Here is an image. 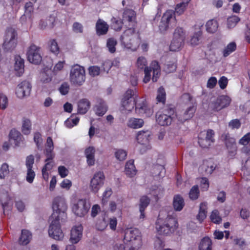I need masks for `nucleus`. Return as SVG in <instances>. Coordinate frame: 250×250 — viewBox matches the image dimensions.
<instances>
[{
	"instance_id": "nucleus-29",
	"label": "nucleus",
	"mask_w": 250,
	"mask_h": 250,
	"mask_svg": "<svg viewBox=\"0 0 250 250\" xmlns=\"http://www.w3.org/2000/svg\"><path fill=\"white\" fill-rule=\"evenodd\" d=\"M90 107V102L86 99L81 100L78 104V112L84 114L87 112Z\"/></svg>"
},
{
	"instance_id": "nucleus-63",
	"label": "nucleus",
	"mask_w": 250,
	"mask_h": 250,
	"mask_svg": "<svg viewBox=\"0 0 250 250\" xmlns=\"http://www.w3.org/2000/svg\"><path fill=\"white\" fill-rule=\"evenodd\" d=\"M47 156V157L45 160V162L46 163L42 168H45L46 170L49 171L51 170L53 167V162L52 161H50L53 159V157L52 156V155Z\"/></svg>"
},
{
	"instance_id": "nucleus-41",
	"label": "nucleus",
	"mask_w": 250,
	"mask_h": 250,
	"mask_svg": "<svg viewBox=\"0 0 250 250\" xmlns=\"http://www.w3.org/2000/svg\"><path fill=\"white\" fill-rule=\"evenodd\" d=\"M25 8V14L23 15L20 19V21H22L26 19V16L28 15L29 17H31V15L33 12L34 7L33 3L31 1L26 2L24 6Z\"/></svg>"
},
{
	"instance_id": "nucleus-16",
	"label": "nucleus",
	"mask_w": 250,
	"mask_h": 250,
	"mask_svg": "<svg viewBox=\"0 0 250 250\" xmlns=\"http://www.w3.org/2000/svg\"><path fill=\"white\" fill-rule=\"evenodd\" d=\"M31 84L26 81L21 82L16 88V94L19 98H23L29 96L31 91Z\"/></svg>"
},
{
	"instance_id": "nucleus-34",
	"label": "nucleus",
	"mask_w": 250,
	"mask_h": 250,
	"mask_svg": "<svg viewBox=\"0 0 250 250\" xmlns=\"http://www.w3.org/2000/svg\"><path fill=\"white\" fill-rule=\"evenodd\" d=\"M144 124V122L143 119L132 118L129 119L127 125L130 128L136 129L142 127Z\"/></svg>"
},
{
	"instance_id": "nucleus-46",
	"label": "nucleus",
	"mask_w": 250,
	"mask_h": 250,
	"mask_svg": "<svg viewBox=\"0 0 250 250\" xmlns=\"http://www.w3.org/2000/svg\"><path fill=\"white\" fill-rule=\"evenodd\" d=\"M177 68L174 61H167L164 66V71L167 73H170L175 71Z\"/></svg>"
},
{
	"instance_id": "nucleus-55",
	"label": "nucleus",
	"mask_w": 250,
	"mask_h": 250,
	"mask_svg": "<svg viewBox=\"0 0 250 250\" xmlns=\"http://www.w3.org/2000/svg\"><path fill=\"white\" fill-rule=\"evenodd\" d=\"M117 223V219L114 216L110 217L107 222V226H109L110 229L113 231L116 230Z\"/></svg>"
},
{
	"instance_id": "nucleus-17",
	"label": "nucleus",
	"mask_w": 250,
	"mask_h": 250,
	"mask_svg": "<svg viewBox=\"0 0 250 250\" xmlns=\"http://www.w3.org/2000/svg\"><path fill=\"white\" fill-rule=\"evenodd\" d=\"M140 103L136 102V113L140 115H146V116H150L153 113V110L149 108L147 105L146 100L143 98H140Z\"/></svg>"
},
{
	"instance_id": "nucleus-44",
	"label": "nucleus",
	"mask_w": 250,
	"mask_h": 250,
	"mask_svg": "<svg viewBox=\"0 0 250 250\" xmlns=\"http://www.w3.org/2000/svg\"><path fill=\"white\" fill-rule=\"evenodd\" d=\"M48 46L52 53L55 55L59 54L60 48L56 40L51 39L48 42Z\"/></svg>"
},
{
	"instance_id": "nucleus-60",
	"label": "nucleus",
	"mask_w": 250,
	"mask_h": 250,
	"mask_svg": "<svg viewBox=\"0 0 250 250\" xmlns=\"http://www.w3.org/2000/svg\"><path fill=\"white\" fill-rule=\"evenodd\" d=\"M115 156L118 160L124 161L126 157L127 152L122 149H118L115 153Z\"/></svg>"
},
{
	"instance_id": "nucleus-52",
	"label": "nucleus",
	"mask_w": 250,
	"mask_h": 250,
	"mask_svg": "<svg viewBox=\"0 0 250 250\" xmlns=\"http://www.w3.org/2000/svg\"><path fill=\"white\" fill-rule=\"evenodd\" d=\"M240 21V18L237 16H232L228 18L227 25L229 28L234 27Z\"/></svg>"
},
{
	"instance_id": "nucleus-14",
	"label": "nucleus",
	"mask_w": 250,
	"mask_h": 250,
	"mask_svg": "<svg viewBox=\"0 0 250 250\" xmlns=\"http://www.w3.org/2000/svg\"><path fill=\"white\" fill-rule=\"evenodd\" d=\"M172 20L175 21L174 12L172 10H167L163 14L159 26L161 32H165L168 28Z\"/></svg>"
},
{
	"instance_id": "nucleus-4",
	"label": "nucleus",
	"mask_w": 250,
	"mask_h": 250,
	"mask_svg": "<svg viewBox=\"0 0 250 250\" xmlns=\"http://www.w3.org/2000/svg\"><path fill=\"white\" fill-rule=\"evenodd\" d=\"M52 208L53 212L50 216L51 220L52 218H60L62 220L66 217L67 205L63 196H58L53 199Z\"/></svg>"
},
{
	"instance_id": "nucleus-26",
	"label": "nucleus",
	"mask_w": 250,
	"mask_h": 250,
	"mask_svg": "<svg viewBox=\"0 0 250 250\" xmlns=\"http://www.w3.org/2000/svg\"><path fill=\"white\" fill-rule=\"evenodd\" d=\"M150 203V199L147 196H143L140 199L139 210L140 212V218L145 217V210Z\"/></svg>"
},
{
	"instance_id": "nucleus-62",
	"label": "nucleus",
	"mask_w": 250,
	"mask_h": 250,
	"mask_svg": "<svg viewBox=\"0 0 250 250\" xmlns=\"http://www.w3.org/2000/svg\"><path fill=\"white\" fill-rule=\"evenodd\" d=\"M96 228L99 230H104L107 227V221L104 218L102 220H98L96 224Z\"/></svg>"
},
{
	"instance_id": "nucleus-35",
	"label": "nucleus",
	"mask_w": 250,
	"mask_h": 250,
	"mask_svg": "<svg viewBox=\"0 0 250 250\" xmlns=\"http://www.w3.org/2000/svg\"><path fill=\"white\" fill-rule=\"evenodd\" d=\"M199 250H212V242L208 237H204L201 241L199 246Z\"/></svg>"
},
{
	"instance_id": "nucleus-42",
	"label": "nucleus",
	"mask_w": 250,
	"mask_h": 250,
	"mask_svg": "<svg viewBox=\"0 0 250 250\" xmlns=\"http://www.w3.org/2000/svg\"><path fill=\"white\" fill-rule=\"evenodd\" d=\"M31 129V123L29 119L24 118L22 121V132L25 135L29 134Z\"/></svg>"
},
{
	"instance_id": "nucleus-51",
	"label": "nucleus",
	"mask_w": 250,
	"mask_h": 250,
	"mask_svg": "<svg viewBox=\"0 0 250 250\" xmlns=\"http://www.w3.org/2000/svg\"><path fill=\"white\" fill-rule=\"evenodd\" d=\"M123 21L120 19L117 20L115 18L112 19L111 27L115 31H120L122 28Z\"/></svg>"
},
{
	"instance_id": "nucleus-61",
	"label": "nucleus",
	"mask_w": 250,
	"mask_h": 250,
	"mask_svg": "<svg viewBox=\"0 0 250 250\" xmlns=\"http://www.w3.org/2000/svg\"><path fill=\"white\" fill-rule=\"evenodd\" d=\"M228 125L231 129H237L241 127V123L238 119H232L229 123Z\"/></svg>"
},
{
	"instance_id": "nucleus-50",
	"label": "nucleus",
	"mask_w": 250,
	"mask_h": 250,
	"mask_svg": "<svg viewBox=\"0 0 250 250\" xmlns=\"http://www.w3.org/2000/svg\"><path fill=\"white\" fill-rule=\"evenodd\" d=\"M173 38L178 39H182L184 41L185 39V33L184 29L181 27H177L173 34Z\"/></svg>"
},
{
	"instance_id": "nucleus-2",
	"label": "nucleus",
	"mask_w": 250,
	"mask_h": 250,
	"mask_svg": "<svg viewBox=\"0 0 250 250\" xmlns=\"http://www.w3.org/2000/svg\"><path fill=\"white\" fill-rule=\"evenodd\" d=\"M178 222L176 217L168 215L166 218L159 216L155 223L156 229L160 235H168L173 233L178 228Z\"/></svg>"
},
{
	"instance_id": "nucleus-6",
	"label": "nucleus",
	"mask_w": 250,
	"mask_h": 250,
	"mask_svg": "<svg viewBox=\"0 0 250 250\" xmlns=\"http://www.w3.org/2000/svg\"><path fill=\"white\" fill-rule=\"evenodd\" d=\"M133 90L128 89L122 100L120 110L123 113L127 114L131 112L136 105V97H134Z\"/></svg>"
},
{
	"instance_id": "nucleus-33",
	"label": "nucleus",
	"mask_w": 250,
	"mask_h": 250,
	"mask_svg": "<svg viewBox=\"0 0 250 250\" xmlns=\"http://www.w3.org/2000/svg\"><path fill=\"white\" fill-rule=\"evenodd\" d=\"M206 31L209 33L216 32L218 28V22L215 19L208 21L206 24Z\"/></svg>"
},
{
	"instance_id": "nucleus-64",
	"label": "nucleus",
	"mask_w": 250,
	"mask_h": 250,
	"mask_svg": "<svg viewBox=\"0 0 250 250\" xmlns=\"http://www.w3.org/2000/svg\"><path fill=\"white\" fill-rule=\"evenodd\" d=\"M113 64L114 62H112L111 61L106 60L103 62L101 67L104 71L108 73Z\"/></svg>"
},
{
	"instance_id": "nucleus-47",
	"label": "nucleus",
	"mask_w": 250,
	"mask_h": 250,
	"mask_svg": "<svg viewBox=\"0 0 250 250\" xmlns=\"http://www.w3.org/2000/svg\"><path fill=\"white\" fill-rule=\"evenodd\" d=\"M200 191L198 185L193 186L190 189L189 192V197L190 199L195 200L199 196Z\"/></svg>"
},
{
	"instance_id": "nucleus-57",
	"label": "nucleus",
	"mask_w": 250,
	"mask_h": 250,
	"mask_svg": "<svg viewBox=\"0 0 250 250\" xmlns=\"http://www.w3.org/2000/svg\"><path fill=\"white\" fill-rule=\"evenodd\" d=\"M9 136L10 139H13L16 142H18L20 140L21 137V133L15 129H12L11 130Z\"/></svg>"
},
{
	"instance_id": "nucleus-15",
	"label": "nucleus",
	"mask_w": 250,
	"mask_h": 250,
	"mask_svg": "<svg viewBox=\"0 0 250 250\" xmlns=\"http://www.w3.org/2000/svg\"><path fill=\"white\" fill-rule=\"evenodd\" d=\"M90 205L86 203V201L80 199L76 204H74L72 210L74 213L78 216H84L88 212Z\"/></svg>"
},
{
	"instance_id": "nucleus-1",
	"label": "nucleus",
	"mask_w": 250,
	"mask_h": 250,
	"mask_svg": "<svg viewBox=\"0 0 250 250\" xmlns=\"http://www.w3.org/2000/svg\"><path fill=\"white\" fill-rule=\"evenodd\" d=\"M122 45L128 50L135 51L139 48L141 38L139 31L134 27H128L121 36Z\"/></svg>"
},
{
	"instance_id": "nucleus-28",
	"label": "nucleus",
	"mask_w": 250,
	"mask_h": 250,
	"mask_svg": "<svg viewBox=\"0 0 250 250\" xmlns=\"http://www.w3.org/2000/svg\"><path fill=\"white\" fill-rule=\"evenodd\" d=\"M134 162L133 160H130L126 162L125 166V174L129 177H132L136 174L137 170Z\"/></svg>"
},
{
	"instance_id": "nucleus-58",
	"label": "nucleus",
	"mask_w": 250,
	"mask_h": 250,
	"mask_svg": "<svg viewBox=\"0 0 250 250\" xmlns=\"http://www.w3.org/2000/svg\"><path fill=\"white\" fill-rule=\"evenodd\" d=\"M202 134V132H201L200 134V135L198 137V143L201 147L208 148L211 145V143L210 142H209L206 138L204 139V138H201Z\"/></svg>"
},
{
	"instance_id": "nucleus-27",
	"label": "nucleus",
	"mask_w": 250,
	"mask_h": 250,
	"mask_svg": "<svg viewBox=\"0 0 250 250\" xmlns=\"http://www.w3.org/2000/svg\"><path fill=\"white\" fill-rule=\"evenodd\" d=\"M172 205L175 211L182 210L185 206L183 198L179 194L175 195L173 197Z\"/></svg>"
},
{
	"instance_id": "nucleus-10",
	"label": "nucleus",
	"mask_w": 250,
	"mask_h": 250,
	"mask_svg": "<svg viewBox=\"0 0 250 250\" xmlns=\"http://www.w3.org/2000/svg\"><path fill=\"white\" fill-rule=\"evenodd\" d=\"M60 218H52L49 220L50 224L48 229L49 236L52 239L57 240L61 241L64 237V234L61 229V226L60 222Z\"/></svg>"
},
{
	"instance_id": "nucleus-25",
	"label": "nucleus",
	"mask_w": 250,
	"mask_h": 250,
	"mask_svg": "<svg viewBox=\"0 0 250 250\" xmlns=\"http://www.w3.org/2000/svg\"><path fill=\"white\" fill-rule=\"evenodd\" d=\"M150 136L148 131H140L137 133L136 140L141 145H146L149 143Z\"/></svg>"
},
{
	"instance_id": "nucleus-3",
	"label": "nucleus",
	"mask_w": 250,
	"mask_h": 250,
	"mask_svg": "<svg viewBox=\"0 0 250 250\" xmlns=\"http://www.w3.org/2000/svg\"><path fill=\"white\" fill-rule=\"evenodd\" d=\"M124 243L131 245L129 250H139L142 245L141 234L137 229L128 228L125 230Z\"/></svg>"
},
{
	"instance_id": "nucleus-56",
	"label": "nucleus",
	"mask_w": 250,
	"mask_h": 250,
	"mask_svg": "<svg viewBox=\"0 0 250 250\" xmlns=\"http://www.w3.org/2000/svg\"><path fill=\"white\" fill-rule=\"evenodd\" d=\"M58 90L62 95H66L70 90L69 84L67 82H63L62 83Z\"/></svg>"
},
{
	"instance_id": "nucleus-49",
	"label": "nucleus",
	"mask_w": 250,
	"mask_h": 250,
	"mask_svg": "<svg viewBox=\"0 0 250 250\" xmlns=\"http://www.w3.org/2000/svg\"><path fill=\"white\" fill-rule=\"evenodd\" d=\"M210 218L212 222L216 224H219L222 222V218L219 215V211L216 209L212 211Z\"/></svg>"
},
{
	"instance_id": "nucleus-32",
	"label": "nucleus",
	"mask_w": 250,
	"mask_h": 250,
	"mask_svg": "<svg viewBox=\"0 0 250 250\" xmlns=\"http://www.w3.org/2000/svg\"><path fill=\"white\" fill-rule=\"evenodd\" d=\"M207 203L202 202L200 205L199 210L196 216L197 219L202 223L207 217Z\"/></svg>"
},
{
	"instance_id": "nucleus-12",
	"label": "nucleus",
	"mask_w": 250,
	"mask_h": 250,
	"mask_svg": "<svg viewBox=\"0 0 250 250\" xmlns=\"http://www.w3.org/2000/svg\"><path fill=\"white\" fill-rule=\"evenodd\" d=\"M104 179V175L103 172L99 171L95 173L90 181L91 190L94 193L98 192L100 188L103 187Z\"/></svg>"
},
{
	"instance_id": "nucleus-37",
	"label": "nucleus",
	"mask_w": 250,
	"mask_h": 250,
	"mask_svg": "<svg viewBox=\"0 0 250 250\" xmlns=\"http://www.w3.org/2000/svg\"><path fill=\"white\" fill-rule=\"evenodd\" d=\"M156 101L157 103L165 104L166 101V93L165 88L160 86L157 90Z\"/></svg>"
},
{
	"instance_id": "nucleus-7",
	"label": "nucleus",
	"mask_w": 250,
	"mask_h": 250,
	"mask_svg": "<svg viewBox=\"0 0 250 250\" xmlns=\"http://www.w3.org/2000/svg\"><path fill=\"white\" fill-rule=\"evenodd\" d=\"M231 102V99L229 96L220 95L210 100L208 104V109L213 112H218L229 106Z\"/></svg>"
},
{
	"instance_id": "nucleus-39",
	"label": "nucleus",
	"mask_w": 250,
	"mask_h": 250,
	"mask_svg": "<svg viewBox=\"0 0 250 250\" xmlns=\"http://www.w3.org/2000/svg\"><path fill=\"white\" fill-rule=\"evenodd\" d=\"M184 41L182 39H176L173 38L169 46V49L171 51H177L180 50L184 44Z\"/></svg>"
},
{
	"instance_id": "nucleus-11",
	"label": "nucleus",
	"mask_w": 250,
	"mask_h": 250,
	"mask_svg": "<svg viewBox=\"0 0 250 250\" xmlns=\"http://www.w3.org/2000/svg\"><path fill=\"white\" fill-rule=\"evenodd\" d=\"M17 33L15 29L7 28L5 32L3 48L7 52L11 51L16 47L17 43Z\"/></svg>"
},
{
	"instance_id": "nucleus-59",
	"label": "nucleus",
	"mask_w": 250,
	"mask_h": 250,
	"mask_svg": "<svg viewBox=\"0 0 250 250\" xmlns=\"http://www.w3.org/2000/svg\"><path fill=\"white\" fill-rule=\"evenodd\" d=\"M54 145L51 137H48L46 140V156L51 155V152L53 149Z\"/></svg>"
},
{
	"instance_id": "nucleus-31",
	"label": "nucleus",
	"mask_w": 250,
	"mask_h": 250,
	"mask_svg": "<svg viewBox=\"0 0 250 250\" xmlns=\"http://www.w3.org/2000/svg\"><path fill=\"white\" fill-rule=\"evenodd\" d=\"M56 17L54 15H50L45 21L41 20L40 26L41 28L44 29L46 27L49 28H52L55 25Z\"/></svg>"
},
{
	"instance_id": "nucleus-5",
	"label": "nucleus",
	"mask_w": 250,
	"mask_h": 250,
	"mask_svg": "<svg viewBox=\"0 0 250 250\" xmlns=\"http://www.w3.org/2000/svg\"><path fill=\"white\" fill-rule=\"evenodd\" d=\"M175 116V108L171 105L167 106L163 110L156 113V122L161 126H168L171 125Z\"/></svg>"
},
{
	"instance_id": "nucleus-45",
	"label": "nucleus",
	"mask_w": 250,
	"mask_h": 250,
	"mask_svg": "<svg viewBox=\"0 0 250 250\" xmlns=\"http://www.w3.org/2000/svg\"><path fill=\"white\" fill-rule=\"evenodd\" d=\"M236 49V45L234 42L229 43L223 50V54L225 57L228 56Z\"/></svg>"
},
{
	"instance_id": "nucleus-9",
	"label": "nucleus",
	"mask_w": 250,
	"mask_h": 250,
	"mask_svg": "<svg viewBox=\"0 0 250 250\" xmlns=\"http://www.w3.org/2000/svg\"><path fill=\"white\" fill-rule=\"evenodd\" d=\"M152 71H153L152 80L153 82H156L161 75V68L159 62L156 61H152L149 67H145L144 69L145 76L143 81L144 83H146L150 81Z\"/></svg>"
},
{
	"instance_id": "nucleus-18",
	"label": "nucleus",
	"mask_w": 250,
	"mask_h": 250,
	"mask_svg": "<svg viewBox=\"0 0 250 250\" xmlns=\"http://www.w3.org/2000/svg\"><path fill=\"white\" fill-rule=\"evenodd\" d=\"M224 139L226 147L229 150V157L232 158L236 155L237 151L235 139L230 137L229 133L224 135Z\"/></svg>"
},
{
	"instance_id": "nucleus-23",
	"label": "nucleus",
	"mask_w": 250,
	"mask_h": 250,
	"mask_svg": "<svg viewBox=\"0 0 250 250\" xmlns=\"http://www.w3.org/2000/svg\"><path fill=\"white\" fill-rule=\"evenodd\" d=\"M95 149L93 146H89L84 150V155L86 158V162L89 166H92L95 165Z\"/></svg>"
},
{
	"instance_id": "nucleus-21",
	"label": "nucleus",
	"mask_w": 250,
	"mask_h": 250,
	"mask_svg": "<svg viewBox=\"0 0 250 250\" xmlns=\"http://www.w3.org/2000/svg\"><path fill=\"white\" fill-rule=\"evenodd\" d=\"M83 227L81 225L73 227L71 230L70 241L72 244L78 243L82 237Z\"/></svg>"
},
{
	"instance_id": "nucleus-20",
	"label": "nucleus",
	"mask_w": 250,
	"mask_h": 250,
	"mask_svg": "<svg viewBox=\"0 0 250 250\" xmlns=\"http://www.w3.org/2000/svg\"><path fill=\"white\" fill-rule=\"evenodd\" d=\"M196 110V108L193 105L188 107L183 113L178 115L177 119L178 121L183 123L186 121L190 120L193 117Z\"/></svg>"
},
{
	"instance_id": "nucleus-19",
	"label": "nucleus",
	"mask_w": 250,
	"mask_h": 250,
	"mask_svg": "<svg viewBox=\"0 0 250 250\" xmlns=\"http://www.w3.org/2000/svg\"><path fill=\"white\" fill-rule=\"evenodd\" d=\"M123 20L125 22L129 23L128 25L131 26L130 27H134L137 25L136 20V13L135 12L129 9L125 10L123 15Z\"/></svg>"
},
{
	"instance_id": "nucleus-22",
	"label": "nucleus",
	"mask_w": 250,
	"mask_h": 250,
	"mask_svg": "<svg viewBox=\"0 0 250 250\" xmlns=\"http://www.w3.org/2000/svg\"><path fill=\"white\" fill-rule=\"evenodd\" d=\"M15 63L14 69L16 72V75L20 77L22 75L24 71V61L20 55H16L15 57Z\"/></svg>"
},
{
	"instance_id": "nucleus-40",
	"label": "nucleus",
	"mask_w": 250,
	"mask_h": 250,
	"mask_svg": "<svg viewBox=\"0 0 250 250\" xmlns=\"http://www.w3.org/2000/svg\"><path fill=\"white\" fill-rule=\"evenodd\" d=\"M164 190L161 187L153 186L150 189V194L153 196L156 201L159 199V196L163 194Z\"/></svg>"
},
{
	"instance_id": "nucleus-38",
	"label": "nucleus",
	"mask_w": 250,
	"mask_h": 250,
	"mask_svg": "<svg viewBox=\"0 0 250 250\" xmlns=\"http://www.w3.org/2000/svg\"><path fill=\"white\" fill-rule=\"evenodd\" d=\"M117 43V40L114 38H110L107 40L106 46L110 53L113 54L116 52Z\"/></svg>"
},
{
	"instance_id": "nucleus-30",
	"label": "nucleus",
	"mask_w": 250,
	"mask_h": 250,
	"mask_svg": "<svg viewBox=\"0 0 250 250\" xmlns=\"http://www.w3.org/2000/svg\"><path fill=\"white\" fill-rule=\"evenodd\" d=\"M32 233L29 230H22L21 235L19 238V243L22 245H27L32 239Z\"/></svg>"
},
{
	"instance_id": "nucleus-53",
	"label": "nucleus",
	"mask_w": 250,
	"mask_h": 250,
	"mask_svg": "<svg viewBox=\"0 0 250 250\" xmlns=\"http://www.w3.org/2000/svg\"><path fill=\"white\" fill-rule=\"evenodd\" d=\"M202 32L199 31L195 32L190 39V43L192 45H196L199 44L201 38Z\"/></svg>"
},
{
	"instance_id": "nucleus-54",
	"label": "nucleus",
	"mask_w": 250,
	"mask_h": 250,
	"mask_svg": "<svg viewBox=\"0 0 250 250\" xmlns=\"http://www.w3.org/2000/svg\"><path fill=\"white\" fill-rule=\"evenodd\" d=\"M147 62L144 57H139L136 62V65L139 69H145L147 66Z\"/></svg>"
},
{
	"instance_id": "nucleus-36",
	"label": "nucleus",
	"mask_w": 250,
	"mask_h": 250,
	"mask_svg": "<svg viewBox=\"0 0 250 250\" xmlns=\"http://www.w3.org/2000/svg\"><path fill=\"white\" fill-rule=\"evenodd\" d=\"M190 0H187L186 1H182L176 5L175 7L174 15L177 14V15H181L186 10L188 7V3Z\"/></svg>"
},
{
	"instance_id": "nucleus-43",
	"label": "nucleus",
	"mask_w": 250,
	"mask_h": 250,
	"mask_svg": "<svg viewBox=\"0 0 250 250\" xmlns=\"http://www.w3.org/2000/svg\"><path fill=\"white\" fill-rule=\"evenodd\" d=\"M107 110V107L104 102H101L96 106V113L99 116H103Z\"/></svg>"
},
{
	"instance_id": "nucleus-13",
	"label": "nucleus",
	"mask_w": 250,
	"mask_h": 250,
	"mask_svg": "<svg viewBox=\"0 0 250 250\" xmlns=\"http://www.w3.org/2000/svg\"><path fill=\"white\" fill-rule=\"evenodd\" d=\"M40 48L35 44H31L28 48L27 56L28 60L31 63L38 64L42 60V57L40 53Z\"/></svg>"
},
{
	"instance_id": "nucleus-48",
	"label": "nucleus",
	"mask_w": 250,
	"mask_h": 250,
	"mask_svg": "<svg viewBox=\"0 0 250 250\" xmlns=\"http://www.w3.org/2000/svg\"><path fill=\"white\" fill-rule=\"evenodd\" d=\"M4 195L5 197V200H3L1 198H0V202L2 207L3 213L5 214L7 210H11V207L9 206L10 198L9 197L8 195L7 194H5Z\"/></svg>"
},
{
	"instance_id": "nucleus-24",
	"label": "nucleus",
	"mask_w": 250,
	"mask_h": 250,
	"mask_svg": "<svg viewBox=\"0 0 250 250\" xmlns=\"http://www.w3.org/2000/svg\"><path fill=\"white\" fill-rule=\"evenodd\" d=\"M96 29L97 35H104L107 33L108 30V25L105 21L99 19L96 22Z\"/></svg>"
},
{
	"instance_id": "nucleus-8",
	"label": "nucleus",
	"mask_w": 250,
	"mask_h": 250,
	"mask_svg": "<svg viewBox=\"0 0 250 250\" xmlns=\"http://www.w3.org/2000/svg\"><path fill=\"white\" fill-rule=\"evenodd\" d=\"M69 78L73 84L82 85L85 79L84 68L78 64L73 65L70 69Z\"/></svg>"
}]
</instances>
